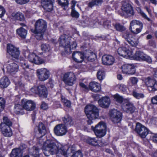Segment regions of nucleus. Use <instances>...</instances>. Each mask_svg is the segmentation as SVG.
<instances>
[{"instance_id":"f257e3e1","label":"nucleus","mask_w":157,"mask_h":157,"mask_svg":"<svg viewBox=\"0 0 157 157\" xmlns=\"http://www.w3.org/2000/svg\"><path fill=\"white\" fill-rule=\"evenodd\" d=\"M43 152L48 156V152L50 154H56V157H67L69 149L67 145H63L60 143H56L53 140H48L44 144L43 147Z\"/></svg>"},{"instance_id":"f03ea898","label":"nucleus","mask_w":157,"mask_h":157,"mask_svg":"<svg viewBox=\"0 0 157 157\" xmlns=\"http://www.w3.org/2000/svg\"><path fill=\"white\" fill-rule=\"evenodd\" d=\"M85 113L88 119L87 122L89 124H91L92 120L97 118L99 117V110L94 105H90L86 106L85 108Z\"/></svg>"},{"instance_id":"7ed1b4c3","label":"nucleus","mask_w":157,"mask_h":157,"mask_svg":"<svg viewBox=\"0 0 157 157\" xmlns=\"http://www.w3.org/2000/svg\"><path fill=\"white\" fill-rule=\"evenodd\" d=\"M35 29L34 33L37 40H41L43 38V35L47 28L46 21L42 19L38 20L35 24Z\"/></svg>"},{"instance_id":"20e7f679","label":"nucleus","mask_w":157,"mask_h":157,"mask_svg":"<svg viewBox=\"0 0 157 157\" xmlns=\"http://www.w3.org/2000/svg\"><path fill=\"white\" fill-rule=\"evenodd\" d=\"M106 128L105 123L103 121L99 122L95 127L91 126L92 129L94 131L96 136L99 138L102 137L105 135Z\"/></svg>"},{"instance_id":"39448f33","label":"nucleus","mask_w":157,"mask_h":157,"mask_svg":"<svg viewBox=\"0 0 157 157\" xmlns=\"http://www.w3.org/2000/svg\"><path fill=\"white\" fill-rule=\"evenodd\" d=\"M132 58L136 60L145 61L149 63L152 62L151 59L149 56L139 51L136 52L134 55L133 53V56L130 59Z\"/></svg>"},{"instance_id":"423d86ee","label":"nucleus","mask_w":157,"mask_h":157,"mask_svg":"<svg viewBox=\"0 0 157 157\" xmlns=\"http://www.w3.org/2000/svg\"><path fill=\"white\" fill-rule=\"evenodd\" d=\"M31 91L33 93L38 94L40 97L46 98L48 92L46 87L43 85H40L37 87L33 88Z\"/></svg>"},{"instance_id":"0eeeda50","label":"nucleus","mask_w":157,"mask_h":157,"mask_svg":"<svg viewBox=\"0 0 157 157\" xmlns=\"http://www.w3.org/2000/svg\"><path fill=\"white\" fill-rule=\"evenodd\" d=\"M109 114L112 121L115 123L119 122L122 118L121 113L117 109H112L110 110Z\"/></svg>"},{"instance_id":"6e6552de","label":"nucleus","mask_w":157,"mask_h":157,"mask_svg":"<svg viewBox=\"0 0 157 157\" xmlns=\"http://www.w3.org/2000/svg\"><path fill=\"white\" fill-rule=\"evenodd\" d=\"M36 73L38 78L41 81H44L49 77V71L45 68L38 69L36 71Z\"/></svg>"},{"instance_id":"1a4fd4ad","label":"nucleus","mask_w":157,"mask_h":157,"mask_svg":"<svg viewBox=\"0 0 157 157\" xmlns=\"http://www.w3.org/2000/svg\"><path fill=\"white\" fill-rule=\"evenodd\" d=\"M135 130L142 138H145L148 133V129L139 123H136Z\"/></svg>"},{"instance_id":"9d476101","label":"nucleus","mask_w":157,"mask_h":157,"mask_svg":"<svg viewBox=\"0 0 157 157\" xmlns=\"http://www.w3.org/2000/svg\"><path fill=\"white\" fill-rule=\"evenodd\" d=\"M71 38L67 35L63 34L59 38V44L60 45L63 46L65 48V51L70 50V44Z\"/></svg>"},{"instance_id":"9b49d317","label":"nucleus","mask_w":157,"mask_h":157,"mask_svg":"<svg viewBox=\"0 0 157 157\" xmlns=\"http://www.w3.org/2000/svg\"><path fill=\"white\" fill-rule=\"evenodd\" d=\"M8 53L13 58L18 59L20 55L18 48L11 44H8L7 45Z\"/></svg>"},{"instance_id":"f8f14e48","label":"nucleus","mask_w":157,"mask_h":157,"mask_svg":"<svg viewBox=\"0 0 157 157\" xmlns=\"http://www.w3.org/2000/svg\"><path fill=\"white\" fill-rule=\"evenodd\" d=\"M145 83L150 92L157 90V82L154 79L148 77L145 80Z\"/></svg>"},{"instance_id":"ddd939ff","label":"nucleus","mask_w":157,"mask_h":157,"mask_svg":"<svg viewBox=\"0 0 157 157\" xmlns=\"http://www.w3.org/2000/svg\"><path fill=\"white\" fill-rule=\"evenodd\" d=\"M76 80V77L74 73L69 72L66 73L63 78V81L65 83L69 86H72Z\"/></svg>"},{"instance_id":"4468645a","label":"nucleus","mask_w":157,"mask_h":157,"mask_svg":"<svg viewBox=\"0 0 157 157\" xmlns=\"http://www.w3.org/2000/svg\"><path fill=\"white\" fill-rule=\"evenodd\" d=\"M117 52L119 55L126 58L130 59L133 56V52L127 48L126 47L119 48Z\"/></svg>"},{"instance_id":"2eb2a0df","label":"nucleus","mask_w":157,"mask_h":157,"mask_svg":"<svg viewBox=\"0 0 157 157\" xmlns=\"http://www.w3.org/2000/svg\"><path fill=\"white\" fill-rule=\"evenodd\" d=\"M21 104L24 109L28 111H31L35 108V103L32 101L23 99L21 100Z\"/></svg>"},{"instance_id":"dca6fc26","label":"nucleus","mask_w":157,"mask_h":157,"mask_svg":"<svg viewBox=\"0 0 157 157\" xmlns=\"http://www.w3.org/2000/svg\"><path fill=\"white\" fill-rule=\"evenodd\" d=\"M121 9L124 14L129 16L132 15L134 14L133 10L131 6L124 1L122 2Z\"/></svg>"},{"instance_id":"f3484780","label":"nucleus","mask_w":157,"mask_h":157,"mask_svg":"<svg viewBox=\"0 0 157 157\" xmlns=\"http://www.w3.org/2000/svg\"><path fill=\"white\" fill-rule=\"evenodd\" d=\"M122 69L123 73L128 75H133L136 72L135 65L133 64H124L122 66Z\"/></svg>"},{"instance_id":"a211bd4d","label":"nucleus","mask_w":157,"mask_h":157,"mask_svg":"<svg viewBox=\"0 0 157 157\" xmlns=\"http://www.w3.org/2000/svg\"><path fill=\"white\" fill-rule=\"evenodd\" d=\"M55 134L58 136L65 135L67 132L66 126L63 124H60L57 125L54 128Z\"/></svg>"},{"instance_id":"6ab92c4d","label":"nucleus","mask_w":157,"mask_h":157,"mask_svg":"<svg viewBox=\"0 0 157 157\" xmlns=\"http://www.w3.org/2000/svg\"><path fill=\"white\" fill-rule=\"evenodd\" d=\"M126 101L122 106V109L127 113H133L135 110V107L129 102V98L126 99Z\"/></svg>"},{"instance_id":"aec40b11","label":"nucleus","mask_w":157,"mask_h":157,"mask_svg":"<svg viewBox=\"0 0 157 157\" xmlns=\"http://www.w3.org/2000/svg\"><path fill=\"white\" fill-rule=\"evenodd\" d=\"M0 131L2 134L5 137H10L13 135L12 131L10 127L6 126L3 124H0Z\"/></svg>"},{"instance_id":"412c9836","label":"nucleus","mask_w":157,"mask_h":157,"mask_svg":"<svg viewBox=\"0 0 157 157\" xmlns=\"http://www.w3.org/2000/svg\"><path fill=\"white\" fill-rule=\"evenodd\" d=\"M54 2V0H41V5L45 10L50 11L53 9Z\"/></svg>"},{"instance_id":"4be33fe9","label":"nucleus","mask_w":157,"mask_h":157,"mask_svg":"<svg viewBox=\"0 0 157 157\" xmlns=\"http://www.w3.org/2000/svg\"><path fill=\"white\" fill-rule=\"evenodd\" d=\"M26 148V146L24 144L19 148L13 149L10 154L11 157H22V150Z\"/></svg>"},{"instance_id":"5701e85b","label":"nucleus","mask_w":157,"mask_h":157,"mask_svg":"<svg viewBox=\"0 0 157 157\" xmlns=\"http://www.w3.org/2000/svg\"><path fill=\"white\" fill-rule=\"evenodd\" d=\"M102 61L103 64L111 65L114 63L115 59L113 56L111 55H105L102 57Z\"/></svg>"},{"instance_id":"b1692460","label":"nucleus","mask_w":157,"mask_h":157,"mask_svg":"<svg viewBox=\"0 0 157 157\" xmlns=\"http://www.w3.org/2000/svg\"><path fill=\"white\" fill-rule=\"evenodd\" d=\"M110 102L109 98L107 97H103L98 100L99 105L104 108H108L110 105Z\"/></svg>"},{"instance_id":"393cba45","label":"nucleus","mask_w":157,"mask_h":157,"mask_svg":"<svg viewBox=\"0 0 157 157\" xmlns=\"http://www.w3.org/2000/svg\"><path fill=\"white\" fill-rule=\"evenodd\" d=\"M7 71L10 73H15L18 70L19 66L16 63L13 62L7 65L6 67Z\"/></svg>"},{"instance_id":"a878e982","label":"nucleus","mask_w":157,"mask_h":157,"mask_svg":"<svg viewBox=\"0 0 157 157\" xmlns=\"http://www.w3.org/2000/svg\"><path fill=\"white\" fill-rule=\"evenodd\" d=\"M72 58L76 62H82L85 59L84 55L80 52H76L72 54Z\"/></svg>"},{"instance_id":"bb28decb","label":"nucleus","mask_w":157,"mask_h":157,"mask_svg":"<svg viewBox=\"0 0 157 157\" xmlns=\"http://www.w3.org/2000/svg\"><path fill=\"white\" fill-rule=\"evenodd\" d=\"M89 88L92 91L97 92L100 91L101 86L97 82H92L89 83Z\"/></svg>"},{"instance_id":"cd10ccee","label":"nucleus","mask_w":157,"mask_h":157,"mask_svg":"<svg viewBox=\"0 0 157 157\" xmlns=\"http://www.w3.org/2000/svg\"><path fill=\"white\" fill-rule=\"evenodd\" d=\"M77 2L75 0H72L71 2V16L77 18L79 16V13L75 10V6Z\"/></svg>"},{"instance_id":"c85d7f7f","label":"nucleus","mask_w":157,"mask_h":157,"mask_svg":"<svg viewBox=\"0 0 157 157\" xmlns=\"http://www.w3.org/2000/svg\"><path fill=\"white\" fill-rule=\"evenodd\" d=\"M10 83V81L8 78L6 76L3 77L0 80V87L2 88H6Z\"/></svg>"},{"instance_id":"c756f323","label":"nucleus","mask_w":157,"mask_h":157,"mask_svg":"<svg viewBox=\"0 0 157 157\" xmlns=\"http://www.w3.org/2000/svg\"><path fill=\"white\" fill-rule=\"evenodd\" d=\"M24 109L22 105L17 104L15 105L14 111L17 114H23L24 113Z\"/></svg>"},{"instance_id":"7c9ffc66","label":"nucleus","mask_w":157,"mask_h":157,"mask_svg":"<svg viewBox=\"0 0 157 157\" xmlns=\"http://www.w3.org/2000/svg\"><path fill=\"white\" fill-rule=\"evenodd\" d=\"M17 32L18 35L23 39L25 38L27 34V31L22 27L18 29Z\"/></svg>"},{"instance_id":"2f4dec72","label":"nucleus","mask_w":157,"mask_h":157,"mask_svg":"<svg viewBox=\"0 0 157 157\" xmlns=\"http://www.w3.org/2000/svg\"><path fill=\"white\" fill-rule=\"evenodd\" d=\"M139 25L141 27H143V24L139 21L133 20L130 22V29H134L135 27H136L137 26Z\"/></svg>"},{"instance_id":"473e14b6","label":"nucleus","mask_w":157,"mask_h":157,"mask_svg":"<svg viewBox=\"0 0 157 157\" xmlns=\"http://www.w3.org/2000/svg\"><path fill=\"white\" fill-rule=\"evenodd\" d=\"M84 58L89 61H92L94 59L95 55L90 51H86L84 55Z\"/></svg>"},{"instance_id":"72a5a7b5","label":"nucleus","mask_w":157,"mask_h":157,"mask_svg":"<svg viewBox=\"0 0 157 157\" xmlns=\"http://www.w3.org/2000/svg\"><path fill=\"white\" fill-rule=\"evenodd\" d=\"M12 15L14 19L17 20L22 21L24 19V15L21 12L13 13Z\"/></svg>"},{"instance_id":"f704fd0d","label":"nucleus","mask_w":157,"mask_h":157,"mask_svg":"<svg viewBox=\"0 0 157 157\" xmlns=\"http://www.w3.org/2000/svg\"><path fill=\"white\" fill-rule=\"evenodd\" d=\"M38 130L39 133L42 136L44 135L46 133V129L45 126L44 124L42 123H40L38 126Z\"/></svg>"},{"instance_id":"c9c22d12","label":"nucleus","mask_w":157,"mask_h":157,"mask_svg":"<svg viewBox=\"0 0 157 157\" xmlns=\"http://www.w3.org/2000/svg\"><path fill=\"white\" fill-rule=\"evenodd\" d=\"M97 78L100 80H102L105 77V73L103 69H99L97 73Z\"/></svg>"},{"instance_id":"e433bc0d","label":"nucleus","mask_w":157,"mask_h":157,"mask_svg":"<svg viewBox=\"0 0 157 157\" xmlns=\"http://www.w3.org/2000/svg\"><path fill=\"white\" fill-rule=\"evenodd\" d=\"M29 151L30 154L34 157H37L39 155V149L36 147H33Z\"/></svg>"},{"instance_id":"4c0bfd02","label":"nucleus","mask_w":157,"mask_h":157,"mask_svg":"<svg viewBox=\"0 0 157 157\" xmlns=\"http://www.w3.org/2000/svg\"><path fill=\"white\" fill-rule=\"evenodd\" d=\"M86 142L89 144L94 146H96L98 144V140L94 138L89 137L87 139Z\"/></svg>"},{"instance_id":"58836bf2","label":"nucleus","mask_w":157,"mask_h":157,"mask_svg":"<svg viewBox=\"0 0 157 157\" xmlns=\"http://www.w3.org/2000/svg\"><path fill=\"white\" fill-rule=\"evenodd\" d=\"M114 100L118 103H121L123 101L125 102L126 99H124L122 97L118 94H116L113 96Z\"/></svg>"},{"instance_id":"ea45409f","label":"nucleus","mask_w":157,"mask_h":157,"mask_svg":"<svg viewBox=\"0 0 157 157\" xmlns=\"http://www.w3.org/2000/svg\"><path fill=\"white\" fill-rule=\"evenodd\" d=\"M102 2V0H93L89 3L88 6L90 7H92L95 5H98L101 4Z\"/></svg>"},{"instance_id":"a19ab883","label":"nucleus","mask_w":157,"mask_h":157,"mask_svg":"<svg viewBox=\"0 0 157 157\" xmlns=\"http://www.w3.org/2000/svg\"><path fill=\"white\" fill-rule=\"evenodd\" d=\"M41 49L44 52H48L51 50V47L48 44H43L41 45Z\"/></svg>"},{"instance_id":"79ce46f5","label":"nucleus","mask_w":157,"mask_h":157,"mask_svg":"<svg viewBox=\"0 0 157 157\" xmlns=\"http://www.w3.org/2000/svg\"><path fill=\"white\" fill-rule=\"evenodd\" d=\"M1 124H3L5 125V126H8L10 127L12 125V122L7 117H3V122Z\"/></svg>"},{"instance_id":"37998d69","label":"nucleus","mask_w":157,"mask_h":157,"mask_svg":"<svg viewBox=\"0 0 157 157\" xmlns=\"http://www.w3.org/2000/svg\"><path fill=\"white\" fill-rule=\"evenodd\" d=\"M44 62V60L36 55L33 63L37 64H40Z\"/></svg>"},{"instance_id":"c03bdc74","label":"nucleus","mask_w":157,"mask_h":157,"mask_svg":"<svg viewBox=\"0 0 157 157\" xmlns=\"http://www.w3.org/2000/svg\"><path fill=\"white\" fill-rule=\"evenodd\" d=\"M113 26L117 31L122 32L124 31L125 29V28L124 26L119 24H114Z\"/></svg>"},{"instance_id":"a18cd8bd","label":"nucleus","mask_w":157,"mask_h":157,"mask_svg":"<svg viewBox=\"0 0 157 157\" xmlns=\"http://www.w3.org/2000/svg\"><path fill=\"white\" fill-rule=\"evenodd\" d=\"M132 94L135 98L137 99H140L144 97V95L143 94L139 93L135 91H133Z\"/></svg>"},{"instance_id":"49530a36","label":"nucleus","mask_w":157,"mask_h":157,"mask_svg":"<svg viewBox=\"0 0 157 157\" xmlns=\"http://www.w3.org/2000/svg\"><path fill=\"white\" fill-rule=\"evenodd\" d=\"M58 3L62 7H64V9L65 7H67L68 4L67 0H58Z\"/></svg>"},{"instance_id":"de8ad7c7","label":"nucleus","mask_w":157,"mask_h":157,"mask_svg":"<svg viewBox=\"0 0 157 157\" xmlns=\"http://www.w3.org/2000/svg\"><path fill=\"white\" fill-rule=\"evenodd\" d=\"M137 10L138 12L140 13L141 16L147 20L148 21H150V19L147 16V15L143 12V11L140 8H137Z\"/></svg>"},{"instance_id":"09e8293b","label":"nucleus","mask_w":157,"mask_h":157,"mask_svg":"<svg viewBox=\"0 0 157 157\" xmlns=\"http://www.w3.org/2000/svg\"><path fill=\"white\" fill-rule=\"evenodd\" d=\"M61 100L64 103L65 106L69 107L71 106V103L70 101L66 99L65 98L62 97Z\"/></svg>"},{"instance_id":"8fccbe9b","label":"nucleus","mask_w":157,"mask_h":157,"mask_svg":"<svg viewBox=\"0 0 157 157\" xmlns=\"http://www.w3.org/2000/svg\"><path fill=\"white\" fill-rule=\"evenodd\" d=\"M127 41L131 46L133 47L136 46L138 43V41L137 40H131L129 39Z\"/></svg>"},{"instance_id":"3c124183","label":"nucleus","mask_w":157,"mask_h":157,"mask_svg":"<svg viewBox=\"0 0 157 157\" xmlns=\"http://www.w3.org/2000/svg\"><path fill=\"white\" fill-rule=\"evenodd\" d=\"M5 101L2 97H0V112L2 111L4 109L5 107Z\"/></svg>"},{"instance_id":"603ef678","label":"nucleus","mask_w":157,"mask_h":157,"mask_svg":"<svg viewBox=\"0 0 157 157\" xmlns=\"http://www.w3.org/2000/svg\"><path fill=\"white\" fill-rule=\"evenodd\" d=\"M63 121L65 123L67 124L68 123H70L72 121V119L70 117L67 116L63 118Z\"/></svg>"},{"instance_id":"864d4df0","label":"nucleus","mask_w":157,"mask_h":157,"mask_svg":"<svg viewBox=\"0 0 157 157\" xmlns=\"http://www.w3.org/2000/svg\"><path fill=\"white\" fill-rule=\"evenodd\" d=\"M72 157H82L83 155L81 151L79 150L75 152L73 155Z\"/></svg>"},{"instance_id":"5fc2aeb1","label":"nucleus","mask_w":157,"mask_h":157,"mask_svg":"<svg viewBox=\"0 0 157 157\" xmlns=\"http://www.w3.org/2000/svg\"><path fill=\"white\" fill-rule=\"evenodd\" d=\"M117 87L120 90L123 92L126 91L127 89L126 86L123 84H121L118 85Z\"/></svg>"},{"instance_id":"6e6d98bb","label":"nucleus","mask_w":157,"mask_h":157,"mask_svg":"<svg viewBox=\"0 0 157 157\" xmlns=\"http://www.w3.org/2000/svg\"><path fill=\"white\" fill-rule=\"evenodd\" d=\"M36 56V55L34 53L29 54L28 56V58L29 61L33 63Z\"/></svg>"},{"instance_id":"4d7b16f0","label":"nucleus","mask_w":157,"mask_h":157,"mask_svg":"<svg viewBox=\"0 0 157 157\" xmlns=\"http://www.w3.org/2000/svg\"><path fill=\"white\" fill-rule=\"evenodd\" d=\"M143 27L140 26L139 28H137L135 30L132 29L130 30L134 34H137L140 33Z\"/></svg>"},{"instance_id":"13d9d810","label":"nucleus","mask_w":157,"mask_h":157,"mask_svg":"<svg viewBox=\"0 0 157 157\" xmlns=\"http://www.w3.org/2000/svg\"><path fill=\"white\" fill-rule=\"evenodd\" d=\"M77 45V44L75 41H74L72 42L71 45L70 44V50H67L66 52H70L72 49L75 48H76Z\"/></svg>"},{"instance_id":"bf43d9fd","label":"nucleus","mask_w":157,"mask_h":157,"mask_svg":"<svg viewBox=\"0 0 157 157\" xmlns=\"http://www.w3.org/2000/svg\"><path fill=\"white\" fill-rule=\"evenodd\" d=\"M130 80L133 85H135L138 81V79L137 78L133 77L131 78Z\"/></svg>"},{"instance_id":"052dcab7","label":"nucleus","mask_w":157,"mask_h":157,"mask_svg":"<svg viewBox=\"0 0 157 157\" xmlns=\"http://www.w3.org/2000/svg\"><path fill=\"white\" fill-rule=\"evenodd\" d=\"M20 63L21 67L24 69L28 68L29 67V65L26 61H22Z\"/></svg>"},{"instance_id":"680f3d73","label":"nucleus","mask_w":157,"mask_h":157,"mask_svg":"<svg viewBox=\"0 0 157 157\" xmlns=\"http://www.w3.org/2000/svg\"><path fill=\"white\" fill-rule=\"evenodd\" d=\"M130 34L129 32H126L123 34V37L125 40L128 41V40H129V38L130 37Z\"/></svg>"},{"instance_id":"e2e57ef3","label":"nucleus","mask_w":157,"mask_h":157,"mask_svg":"<svg viewBox=\"0 0 157 157\" xmlns=\"http://www.w3.org/2000/svg\"><path fill=\"white\" fill-rule=\"evenodd\" d=\"M5 10L3 6L0 5V17H2L5 13Z\"/></svg>"},{"instance_id":"0e129e2a","label":"nucleus","mask_w":157,"mask_h":157,"mask_svg":"<svg viewBox=\"0 0 157 157\" xmlns=\"http://www.w3.org/2000/svg\"><path fill=\"white\" fill-rule=\"evenodd\" d=\"M15 1L19 4H23L28 2H29V0H15Z\"/></svg>"},{"instance_id":"69168bd1","label":"nucleus","mask_w":157,"mask_h":157,"mask_svg":"<svg viewBox=\"0 0 157 157\" xmlns=\"http://www.w3.org/2000/svg\"><path fill=\"white\" fill-rule=\"evenodd\" d=\"M151 123L155 125H157V118L156 117H152L150 119Z\"/></svg>"},{"instance_id":"338daca9","label":"nucleus","mask_w":157,"mask_h":157,"mask_svg":"<svg viewBox=\"0 0 157 157\" xmlns=\"http://www.w3.org/2000/svg\"><path fill=\"white\" fill-rule=\"evenodd\" d=\"M79 85L85 91H88V88L83 83H80Z\"/></svg>"},{"instance_id":"774afa93","label":"nucleus","mask_w":157,"mask_h":157,"mask_svg":"<svg viewBox=\"0 0 157 157\" xmlns=\"http://www.w3.org/2000/svg\"><path fill=\"white\" fill-rule=\"evenodd\" d=\"M151 101L153 104H157V95L152 98Z\"/></svg>"}]
</instances>
